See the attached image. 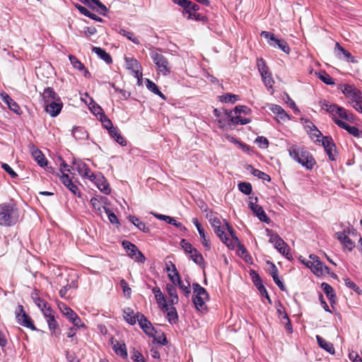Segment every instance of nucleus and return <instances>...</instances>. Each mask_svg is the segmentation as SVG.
Masks as SVG:
<instances>
[{
    "instance_id": "8",
    "label": "nucleus",
    "mask_w": 362,
    "mask_h": 362,
    "mask_svg": "<svg viewBox=\"0 0 362 362\" xmlns=\"http://www.w3.org/2000/svg\"><path fill=\"white\" fill-rule=\"evenodd\" d=\"M260 35L268 40V43L270 46L278 47L286 54L290 52V47L284 40L278 39L275 37L274 34L267 31H262Z\"/></svg>"
},
{
    "instance_id": "36",
    "label": "nucleus",
    "mask_w": 362,
    "mask_h": 362,
    "mask_svg": "<svg viewBox=\"0 0 362 362\" xmlns=\"http://www.w3.org/2000/svg\"><path fill=\"white\" fill-rule=\"evenodd\" d=\"M272 269H271V275L275 282V284L279 286V288L281 290V291H285V286L283 284V282L279 279V276H278V269L276 268V267L272 263Z\"/></svg>"
},
{
    "instance_id": "45",
    "label": "nucleus",
    "mask_w": 362,
    "mask_h": 362,
    "mask_svg": "<svg viewBox=\"0 0 362 362\" xmlns=\"http://www.w3.org/2000/svg\"><path fill=\"white\" fill-rule=\"evenodd\" d=\"M318 78L323 81L327 85H334L335 83L333 81L332 78L325 71H320L318 74Z\"/></svg>"
},
{
    "instance_id": "14",
    "label": "nucleus",
    "mask_w": 362,
    "mask_h": 362,
    "mask_svg": "<svg viewBox=\"0 0 362 362\" xmlns=\"http://www.w3.org/2000/svg\"><path fill=\"white\" fill-rule=\"evenodd\" d=\"M76 170L82 177L88 178L93 181L96 179V175L93 174L86 164L82 162L76 163Z\"/></svg>"
},
{
    "instance_id": "27",
    "label": "nucleus",
    "mask_w": 362,
    "mask_h": 362,
    "mask_svg": "<svg viewBox=\"0 0 362 362\" xmlns=\"http://www.w3.org/2000/svg\"><path fill=\"white\" fill-rule=\"evenodd\" d=\"M30 151L32 156L35 159V161L40 165L41 167H43L47 165V160L45 159L44 155L42 151L37 149L35 146H32L30 147Z\"/></svg>"
},
{
    "instance_id": "38",
    "label": "nucleus",
    "mask_w": 362,
    "mask_h": 362,
    "mask_svg": "<svg viewBox=\"0 0 362 362\" xmlns=\"http://www.w3.org/2000/svg\"><path fill=\"white\" fill-rule=\"evenodd\" d=\"M321 288H322L323 291L325 293L327 297L329 298L330 302H334L335 298V294L334 292L333 288L327 283H322L321 284Z\"/></svg>"
},
{
    "instance_id": "63",
    "label": "nucleus",
    "mask_w": 362,
    "mask_h": 362,
    "mask_svg": "<svg viewBox=\"0 0 362 362\" xmlns=\"http://www.w3.org/2000/svg\"><path fill=\"white\" fill-rule=\"evenodd\" d=\"M1 168L12 177L15 178L18 176L16 172L7 163H3Z\"/></svg>"
},
{
    "instance_id": "58",
    "label": "nucleus",
    "mask_w": 362,
    "mask_h": 362,
    "mask_svg": "<svg viewBox=\"0 0 362 362\" xmlns=\"http://www.w3.org/2000/svg\"><path fill=\"white\" fill-rule=\"evenodd\" d=\"M199 234L200 238L202 240V243L203 245L204 246V247L206 248L207 250H209L211 247V244H210L209 240L206 238L204 230H201L199 233Z\"/></svg>"
},
{
    "instance_id": "53",
    "label": "nucleus",
    "mask_w": 362,
    "mask_h": 362,
    "mask_svg": "<svg viewBox=\"0 0 362 362\" xmlns=\"http://www.w3.org/2000/svg\"><path fill=\"white\" fill-rule=\"evenodd\" d=\"M237 98L238 95L231 93H227L221 96V101L224 103H234L237 100Z\"/></svg>"
},
{
    "instance_id": "4",
    "label": "nucleus",
    "mask_w": 362,
    "mask_h": 362,
    "mask_svg": "<svg viewBox=\"0 0 362 362\" xmlns=\"http://www.w3.org/2000/svg\"><path fill=\"white\" fill-rule=\"evenodd\" d=\"M310 260L302 262L309 267L311 271L317 276H323L325 274H329V269L320 260V258L315 255L309 256Z\"/></svg>"
},
{
    "instance_id": "13",
    "label": "nucleus",
    "mask_w": 362,
    "mask_h": 362,
    "mask_svg": "<svg viewBox=\"0 0 362 362\" xmlns=\"http://www.w3.org/2000/svg\"><path fill=\"white\" fill-rule=\"evenodd\" d=\"M107 201V199L104 197H93L90 199L92 207L98 215L101 216L105 209H107L105 206Z\"/></svg>"
},
{
    "instance_id": "25",
    "label": "nucleus",
    "mask_w": 362,
    "mask_h": 362,
    "mask_svg": "<svg viewBox=\"0 0 362 362\" xmlns=\"http://www.w3.org/2000/svg\"><path fill=\"white\" fill-rule=\"evenodd\" d=\"M60 180L74 194H78L80 197L78 187L72 182L67 174H62L60 177Z\"/></svg>"
},
{
    "instance_id": "56",
    "label": "nucleus",
    "mask_w": 362,
    "mask_h": 362,
    "mask_svg": "<svg viewBox=\"0 0 362 362\" xmlns=\"http://www.w3.org/2000/svg\"><path fill=\"white\" fill-rule=\"evenodd\" d=\"M180 245L182 247V249L185 251L186 253L189 254L192 252V250H194L195 247H194L190 243H189L185 239H182L180 241Z\"/></svg>"
},
{
    "instance_id": "42",
    "label": "nucleus",
    "mask_w": 362,
    "mask_h": 362,
    "mask_svg": "<svg viewBox=\"0 0 362 362\" xmlns=\"http://www.w3.org/2000/svg\"><path fill=\"white\" fill-rule=\"evenodd\" d=\"M59 309L69 320L77 315L71 308L64 303L59 305Z\"/></svg>"
},
{
    "instance_id": "23",
    "label": "nucleus",
    "mask_w": 362,
    "mask_h": 362,
    "mask_svg": "<svg viewBox=\"0 0 362 362\" xmlns=\"http://www.w3.org/2000/svg\"><path fill=\"white\" fill-rule=\"evenodd\" d=\"M151 214H153L158 219L165 221V222L175 226V227L180 228V230H186V228L183 226V225L180 222L177 221L174 218H172L169 216L158 214L153 212H151Z\"/></svg>"
},
{
    "instance_id": "9",
    "label": "nucleus",
    "mask_w": 362,
    "mask_h": 362,
    "mask_svg": "<svg viewBox=\"0 0 362 362\" xmlns=\"http://www.w3.org/2000/svg\"><path fill=\"white\" fill-rule=\"evenodd\" d=\"M122 245L130 257L134 259L138 262L143 263L145 262L146 258L144 255L135 245L127 240H124Z\"/></svg>"
},
{
    "instance_id": "1",
    "label": "nucleus",
    "mask_w": 362,
    "mask_h": 362,
    "mask_svg": "<svg viewBox=\"0 0 362 362\" xmlns=\"http://www.w3.org/2000/svg\"><path fill=\"white\" fill-rule=\"evenodd\" d=\"M288 152L291 158L307 170H312L316 165L313 155L304 147L291 145L288 148Z\"/></svg>"
},
{
    "instance_id": "11",
    "label": "nucleus",
    "mask_w": 362,
    "mask_h": 362,
    "mask_svg": "<svg viewBox=\"0 0 362 362\" xmlns=\"http://www.w3.org/2000/svg\"><path fill=\"white\" fill-rule=\"evenodd\" d=\"M342 93L349 98V103L356 102L358 100H362L361 92L354 86L345 85Z\"/></svg>"
},
{
    "instance_id": "7",
    "label": "nucleus",
    "mask_w": 362,
    "mask_h": 362,
    "mask_svg": "<svg viewBox=\"0 0 362 362\" xmlns=\"http://www.w3.org/2000/svg\"><path fill=\"white\" fill-rule=\"evenodd\" d=\"M267 231L269 233V242L273 243L274 247L287 259H291L292 256L289 252L290 249L287 243L278 234L269 230Z\"/></svg>"
},
{
    "instance_id": "20",
    "label": "nucleus",
    "mask_w": 362,
    "mask_h": 362,
    "mask_svg": "<svg viewBox=\"0 0 362 362\" xmlns=\"http://www.w3.org/2000/svg\"><path fill=\"white\" fill-rule=\"evenodd\" d=\"M2 100L8 105V108L16 113L21 115V110L19 105L6 93L0 94Z\"/></svg>"
},
{
    "instance_id": "12",
    "label": "nucleus",
    "mask_w": 362,
    "mask_h": 362,
    "mask_svg": "<svg viewBox=\"0 0 362 362\" xmlns=\"http://www.w3.org/2000/svg\"><path fill=\"white\" fill-rule=\"evenodd\" d=\"M136 317L140 325L141 328L144 330V332L148 336L153 337L154 335V328L153 327L150 321L147 320V318L139 313H136Z\"/></svg>"
},
{
    "instance_id": "5",
    "label": "nucleus",
    "mask_w": 362,
    "mask_h": 362,
    "mask_svg": "<svg viewBox=\"0 0 362 362\" xmlns=\"http://www.w3.org/2000/svg\"><path fill=\"white\" fill-rule=\"evenodd\" d=\"M192 288L194 293L193 298L194 306L198 310H204L206 308L205 302L209 299L208 293L197 283L193 284Z\"/></svg>"
},
{
    "instance_id": "43",
    "label": "nucleus",
    "mask_w": 362,
    "mask_h": 362,
    "mask_svg": "<svg viewBox=\"0 0 362 362\" xmlns=\"http://www.w3.org/2000/svg\"><path fill=\"white\" fill-rule=\"evenodd\" d=\"M189 255H190V258L197 264L201 265L202 264L204 263V258L202 257V255L196 248L194 250H192V252Z\"/></svg>"
},
{
    "instance_id": "59",
    "label": "nucleus",
    "mask_w": 362,
    "mask_h": 362,
    "mask_svg": "<svg viewBox=\"0 0 362 362\" xmlns=\"http://www.w3.org/2000/svg\"><path fill=\"white\" fill-rule=\"evenodd\" d=\"M121 287L122 288L123 293L126 296L129 297L131 295L132 290L129 288L127 282L124 279H122L119 282Z\"/></svg>"
},
{
    "instance_id": "29",
    "label": "nucleus",
    "mask_w": 362,
    "mask_h": 362,
    "mask_svg": "<svg viewBox=\"0 0 362 362\" xmlns=\"http://www.w3.org/2000/svg\"><path fill=\"white\" fill-rule=\"evenodd\" d=\"M316 339L318 345L329 354H334L335 351L333 344L329 341H327L322 337L319 335L316 336Z\"/></svg>"
},
{
    "instance_id": "3",
    "label": "nucleus",
    "mask_w": 362,
    "mask_h": 362,
    "mask_svg": "<svg viewBox=\"0 0 362 362\" xmlns=\"http://www.w3.org/2000/svg\"><path fill=\"white\" fill-rule=\"evenodd\" d=\"M226 226L230 238L225 233L224 228L222 226L214 228V232L228 248L234 249L236 244H240L239 240L235 235L234 230L228 222H226Z\"/></svg>"
},
{
    "instance_id": "10",
    "label": "nucleus",
    "mask_w": 362,
    "mask_h": 362,
    "mask_svg": "<svg viewBox=\"0 0 362 362\" xmlns=\"http://www.w3.org/2000/svg\"><path fill=\"white\" fill-rule=\"evenodd\" d=\"M16 317L18 324L32 330H35L36 327L33 323L31 318L25 313L23 307L21 305H18L16 311Z\"/></svg>"
},
{
    "instance_id": "50",
    "label": "nucleus",
    "mask_w": 362,
    "mask_h": 362,
    "mask_svg": "<svg viewBox=\"0 0 362 362\" xmlns=\"http://www.w3.org/2000/svg\"><path fill=\"white\" fill-rule=\"evenodd\" d=\"M230 123H233L234 124H247L250 122V119L248 118H242L241 117L236 116V117H232L230 115V118L229 119Z\"/></svg>"
},
{
    "instance_id": "41",
    "label": "nucleus",
    "mask_w": 362,
    "mask_h": 362,
    "mask_svg": "<svg viewBox=\"0 0 362 362\" xmlns=\"http://www.w3.org/2000/svg\"><path fill=\"white\" fill-rule=\"evenodd\" d=\"M118 33L124 37H126L129 40L132 41L136 45H139L140 41L132 32L127 31L124 29H119Z\"/></svg>"
},
{
    "instance_id": "55",
    "label": "nucleus",
    "mask_w": 362,
    "mask_h": 362,
    "mask_svg": "<svg viewBox=\"0 0 362 362\" xmlns=\"http://www.w3.org/2000/svg\"><path fill=\"white\" fill-rule=\"evenodd\" d=\"M105 212L107 214L110 222L112 224H119V220L117 216L110 209H105Z\"/></svg>"
},
{
    "instance_id": "21",
    "label": "nucleus",
    "mask_w": 362,
    "mask_h": 362,
    "mask_svg": "<svg viewBox=\"0 0 362 362\" xmlns=\"http://www.w3.org/2000/svg\"><path fill=\"white\" fill-rule=\"evenodd\" d=\"M42 97L44 100V105L52 101L60 100L59 95L50 87L45 88Z\"/></svg>"
},
{
    "instance_id": "16",
    "label": "nucleus",
    "mask_w": 362,
    "mask_h": 362,
    "mask_svg": "<svg viewBox=\"0 0 362 362\" xmlns=\"http://www.w3.org/2000/svg\"><path fill=\"white\" fill-rule=\"evenodd\" d=\"M337 238L341 243L344 247L351 251L355 247V243L346 234V230L336 233Z\"/></svg>"
},
{
    "instance_id": "24",
    "label": "nucleus",
    "mask_w": 362,
    "mask_h": 362,
    "mask_svg": "<svg viewBox=\"0 0 362 362\" xmlns=\"http://www.w3.org/2000/svg\"><path fill=\"white\" fill-rule=\"evenodd\" d=\"M98 188L104 194H109L111 192L109 184L107 182L105 177L102 175H96V179L93 180Z\"/></svg>"
},
{
    "instance_id": "54",
    "label": "nucleus",
    "mask_w": 362,
    "mask_h": 362,
    "mask_svg": "<svg viewBox=\"0 0 362 362\" xmlns=\"http://www.w3.org/2000/svg\"><path fill=\"white\" fill-rule=\"evenodd\" d=\"M70 62L75 69L78 70H83L85 69L84 65L74 56L69 55V57Z\"/></svg>"
},
{
    "instance_id": "39",
    "label": "nucleus",
    "mask_w": 362,
    "mask_h": 362,
    "mask_svg": "<svg viewBox=\"0 0 362 362\" xmlns=\"http://www.w3.org/2000/svg\"><path fill=\"white\" fill-rule=\"evenodd\" d=\"M247 170H250L251 173L255 176L257 177L259 179H262L263 180L270 181L271 178L269 175L266 174L264 172L260 171L259 170L254 168L252 165H248L247 168Z\"/></svg>"
},
{
    "instance_id": "48",
    "label": "nucleus",
    "mask_w": 362,
    "mask_h": 362,
    "mask_svg": "<svg viewBox=\"0 0 362 362\" xmlns=\"http://www.w3.org/2000/svg\"><path fill=\"white\" fill-rule=\"evenodd\" d=\"M238 189L241 192L248 195L252 192V187L250 183L243 182L238 184Z\"/></svg>"
},
{
    "instance_id": "51",
    "label": "nucleus",
    "mask_w": 362,
    "mask_h": 362,
    "mask_svg": "<svg viewBox=\"0 0 362 362\" xmlns=\"http://www.w3.org/2000/svg\"><path fill=\"white\" fill-rule=\"evenodd\" d=\"M262 78L265 86L268 88H272L274 81L272 76L271 72H269L267 74L262 76Z\"/></svg>"
},
{
    "instance_id": "32",
    "label": "nucleus",
    "mask_w": 362,
    "mask_h": 362,
    "mask_svg": "<svg viewBox=\"0 0 362 362\" xmlns=\"http://www.w3.org/2000/svg\"><path fill=\"white\" fill-rule=\"evenodd\" d=\"M146 88L149 90H151L154 94L158 95L163 100H165L166 99L165 95L159 90V88L157 86V85L154 82H153L152 81L146 78Z\"/></svg>"
},
{
    "instance_id": "57",
    "label": "nucleus",
    "mask_w": 362,
    "mask_h": 362,
    "mask_svg": "<svg viewBox=\"0 0 362 362\" xmlns=\"http://www.w3.org/2000/svg\"><path fill=\"white\" fill-rule=\"evenodd\" d=\"M345 284L347 287L353 289L355 292H356L358 294H361L362 291L360 289V288L352 281H351L349 279H344Z\"/></svg>"
},
{
    "instance_id": "31",
    "label": "nucleus",
    "mask_w": 362,
    "mask_h": 362,
    "mask_svg": "<svg viewBox=\"0 0 362 362\" xmlns=\"http://www.w3.org/2000/svg\"><path fill=\"white\" fill-rule=\"evenodd\" d=\"M110 136L115 139L116 142L119 144L121 146H124L127 145V141L121 135V134L117 131V129L114 127L112 129L108 131Z\"/></svg>"
},
{
    "instance_id": "18",
    "label": "nucleus",
    "mask_w": 362,
    "mask_h": 362,
    "mask_svg": "<svg viewBox=\"0 0 362 362\" xmlns=\"http://www.w3.org/2000/svg\"><path fill=\"white\" fill-rule=\"evenodd\" d=\"M322 142L329 158L331 160H334V152H335V145L332 142V139L327 136L323 137Z\"/></svg>"
},
{
    "instance_id": "34",
    "label": "nucleus",
    "mask_w": 362,
    "mask_h": 362,
    "mask_svg": "<svg viewBox=\"0 0 362 362\" xmlns=\"http://www.w3.org/2000/svg\"><path fill=\"white\" fill-rule=\"evenodd\" d=\"M123 317L126 322L133 325H135L137 320L136 314H134V311L128 308L124 310Z\"/></svg>"
},
{
    "instance_id": "17",
    "label": "nucleus",
    "mask_w": 362,
    "mask_h": 362,
    "mask_svg": "<svg viewBox=\"0 0 362 362\" xmlns=\"http://www.w3.org/2000/svg\"><path fill=\"white\" fill-rule=\"evenodd\" d=\"M152 292L155 296V298L160 308L162 309L163 311L168 310V304L167 303L163 293L161 292L160 288L154 287L152 289Z\"/></svg>"
},
{
    "instance_id": "2",
    "label": "nucleus",
    "mask_w": 362,
    "mask_h": 362,
    "mask_svg": "<svg viewBox=\"0 0 362 362\" xmlns=\"http://www.w3.org/2000/svg\"><path fill=\"white\" fill-rule=\"evenodd\" d=\"M18 211L11 204H0V225L11 226L17 223L18 220Z\"/></svg>"
},
{
    "instance_id": "35",
    "label": "nucleus",
    "mask_w": 362,
    "mask_h": 362,
    "mask_svg": "<svg viewBox=\"0 0 362 362\" xmlns=\"http://www.w3.org/2000/svg\"><path fill=\"white\" fill-rule=\"evenodd\" d=\"M47 322L51 331V334L55 337H58L60 332L57 330L59 325L54 318V315L50 318L47 319Z\"/></svg>"
},
{
    "instance_id": "47",
    "label": "nucleus",
    "mask_w": 362,
    "mask_h": 362,
    "mask_svg": "<svg viewBox=\"0 0 362 362\" xmlns=\"http://www.w3.org/2000/svg\"><path fill=\"white\" fill-rule=\"evenodd\" d=\"M231 113L232 112L225 111L223 115L220 117V119L218 120L219 127L223 128L226 126V122H230L229 119L230 118Z\"/></svg>"
},
{
    "instance_id": "46",
    "label": "nucleus",
    "mask_w": 362,
    "mask_h": 362,
    "mask_svg": "<svg viewBox=\"0 0 362 362\" xmlns=\"http://www.w3.org/2000/svg\"><path fill=\"white\" fill-rule=\"evenodd\" d=\"M73 136L78 139H83L87 136L86 132L81 127H74L72 129Z\"/></svg>"
},
{
    "instance_id": "6",
    "label": "nucleus",
    "mask_w": 362,
    "mask_h": 362,
    "mask_svg": "<svg viewBox=\"0 0 362 362\" xmlns=\"http://www.w3.org/2000/svg\"><path fill=\"white\" fill-rule=\"evenodd\" d=\"M151 57L159 73H161L163 76H168L170 74L171 66L168 59L164 55L153 51L151 52Z\"/></svg>"
},
{
    "instance_id": "15",
    "label": "nucleus",
    "mask_w": 362,
    "mask_h": 362,
    "mask_svg": "<svg viewBox=\"0 0 362 362\" xmlns=\"http://www.w3.org/2000/svg\"><path fill=\"white\" fill-rule=\"evenodd\" d=\"M45 111L50 115L51 117L58 115L62 108L63 104L60 100H55L45 104Z\"/></svg>"
},
{
    "instance_id": "26",
    "label": "nucleus",
    "mask_w": 362,
    "mask_h": 362,
    "mask_svg": "<svg viewBox=\"0 0 362 362\" xmlns=\"http://www.w3.org/2000/svg\"><path fill=\"white\" fill-rule=\"evenodd\" d=\"M269 110L277 117L279 121H286L290 119L289 115L279 105H272Z\"/></svg>"
},
{
    "instance_id": "62",
    "label": "nucleus",
    "mask_w": 362,
    "mask_h": 362,
    "mask_svg": "<svg viewBox=\"0 0 362 362\" xmlns=\"http://www.w3.org/2000/svg\"><path fill=\"white\" fill-rule=\"evenodd\" d=\"M70 321L73 323L74 327H76V329L86 327L84 323L82 322L81 320L78 316V315H76V316L71 318Z\"/></svg>"
},
{
    "instance_id": "61",
    "label": "nucleus",
    "mask_w": 362,
    "mask_h": 362,
    "mask_svg": "<svg viewBox=\"0 0 362 362\" xmlns=\"http://www.w3.org/2000/svg\"><path fill=\"white\" fill-rule=\"evenodd\" d=\"M256 143L259 145L261 148H267L269 146V141L267 138L264 136H257V138L255 140Z\"/></svg>"
},
{
    "instance_id": "22",
    "label": "nucleus",
    "mask_w": 362,
    "mask_h": 362,
    "mask_svg": "<svg viewBox=\"0 0 362 362\" xmlns=\"http://www.w3.org/2000/svg\"><path fill=\"white\" fill-rule=\"evenodd\" d=\"M334 122L337 124L339 127L346 129L350 134L353 135L355 137L360 136V131L356 127H351L347 123L337 119L334 118Z\"/></svg>"
},
{
    "instance_id": "30",
    "label": "nucleus",
    "mask_w": 362,
    "mask_h": 362,
    "mask_svg": "<svg viewBox=\"0 0 362 362\" xmlns=\"http://www.w3.org/2000/svg\"><path fill=\"white\" fill-rule=\"evenodd\" d=\"M92 51L107 64L112 63V59L111 56L105 49L100 47H93Z\"/></svg>"
},
{
    "instance_id": "44",
    "label": "nucleus",
    "mask_w": 362,
    "mask_h": 362,
    "mask_svg": "<svg viewBox=\"0 0 362 362\" xmlns=\"http://www.w3.org/2000/svg\"><path fill=\"white\" fill-rule=\"evenodd\" d=\"M167 312V316L170 323L175 322L177 320L178 315L176 309L174 306L169 307Z\"/></svg>"
},
{
    "instance_id": "64",
    "label": "nucleus",
    "mask_w": 362,
    "mask_h": 362,
    "mask_svg": "<svg viewBox=\"0 0 362 362\" xmlns=\"http://www.w3.org/2000/svg\"><path fill=\"white\" fill-rule=\"evenodd\" d=\"M132 358L135 362H145L142 354L136 350H134Z\"/></svg>"
},
{
    "instance_id": "40",
    "label": "nucleus",
    "mask_w": 362,
    "mask_h": 362,
    "mask_svg": "<svg viewBox=\"0 0 362 362\" xmlns=\"http://www.w3.org/2000/svg\"><path fill=\"white\" fill-rule=\"evenodd\" d=\"M257 66L261 76H264L270 72L269 67L267 66L265 61L262 58H258L257 59Z\"/></svg>"
},
{
    "instance_id": "52",
    "label": "nucleus",
    "mask_w": 362,
    "mask_h": 362,
    "mask_svg": "<svg viewBox=\"0 0 362 362\" xmlns=\"http://www.w3.org/2000/svg\"><path fill=\"white\" fill-rule=\"evenodd\" d=\"M199 9V6L197 4L187 0V5L185 6V8L184 10L186 13L189 14L190 13L195 12Z\"/></svg>"
},
{
    "instance_id": "28",
    "label": "nucleus",
    "mask_w": 362,
    "mask_h": 362,
    "mask_svg": "<svg viewBox=\"0 0 362 362\" xmlns=\"http://www.w3.org/2000/svg\"><path fill=\"white\" fill-rule=\"evenodd\" d=\"M112 349L117 355H119L124 358L127 357V351L124 343H120L117 341L115 343L112 341Z\"/></svg>"
},
{
    "instance_id": "37",
    "label": "nucleus",
    "mask_w": 362,
    "mask_h": 362,
    "mask_svg": "<svg viewBox=\"0 0 362 362\" xmlns=\"http://www.w3.org/2000/svg\"><path fill=\"white\" fill-rule=\"evenodd\" d=\"M170 266L172 267V273L168 274L169 279L173 283V284H180V276L175 267V265L173 262H170Z\"/></svg>"
},
{
    "instance_id": "33",
    "label": "nucleus",
    "mask_w": 362,
    "mask_h": 362,
    "mask_svg": "<svg viewBox=\"0 0 362 362\" xmlns=\"http://www.w3.org/2000/svg\"><path fill=\"white\" fill-rule=\"evenodd\" d=\"M251 210L261 221L267 223H269L270 219L268 218L261 206L258 205L257 206H254V208H252Z\"/></svg>"
},
{
    "instance_id": "60",
    "label": "nucleus",
    "mask_w": 362,
    "mask_h": 362,
    "mask_svg": "<svg viewBox=\"0 0 362 362\" xmlns=\"http://www.w3.org/2000/svg\"><path fill=\"white\" fill-rule=\"evenodd\" d=\"M93 4L98 6L100 9V12L103 15H105V13L107 11V7L99 0H90Z\"/></svg>"
},
{
    "instance_id": "49",
    "label": "nucleus",
    "mask_w": 362,
    "mask_h": 362,
    "mask_svg": "<svg viewBox=\"0 0 362 362\" xmlns=\"http://www.w3.org/2000/svg\"><path fill=\"white\" fill-rule=\"evenodd\" d=\"M100 120L101 121L103 127L107 131H110V129L114 127L112 121L105 114H101Z\"/></svg>"
},
{
    "instance_id": "19",
    "label": "nucleus",
    "mask_w": 362,
    "mask_h": 362,
    "mask_svg": "<svg viewBox=\"0 0 362 362\" xmlns=\"http://www.w3.org/2000/svg\"><path fill=\"white\" fill-rule=\"evenodd\" d=\"M127 69H131L134 73V76H141V66L140 63L134 58H125Z\"/></svg>"
}]
</instances>
